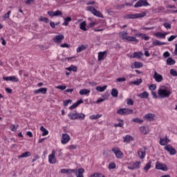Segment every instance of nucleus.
<instances>
[{"instance_id":"nucleus-48","label":"nucleus","mask_w":177,"mask_h":177,"mask_svg":"<svg viewBox=\"0 0 177 177\" xmlns=\"http://www.w3.org/2000/svg\"><path fill=\"white\" fill-rule=\"evenodd\" d=\"M39 21H44V23H49V19L45 17H40L39 19Z\"/></svg>"},{"instance_id":"nucleus-25","label":"nucleus","mask_w":177,"mask_h":177,"mask_svg":"<svg viewBox=\"0 0 177 177\" xmlns=\"http://www.w3.org/2000/svg\"><path fill=\"white\" fill-rule=\"evenodd\" d=\"M138 154L139 158H140L141 160H143V158L146 157V151H145V150L141 149L138 151Z\"/></svg>"},{"instance_id":"nucleus-49","label":"nucleus","mask_w":177,"mask_h":177,"mask_svg":"<svg viewBox=\"0 0 177 177\" xmlns=\"http://www.w3.org/2000/svg\"><path fill=\"white\" fill-rule=\"evenodd\" d=\"M142 79H137L136 80H134V81L133 82V84L134 85L139 86V85H140V84H142Z\"/></svg>"},{"instance_id":"nucleus-60","label":"nucleus","mask_w":177,"mask_h":177,"mask_svg":"<svg viewBox=\"0 0 177 177\" xmlns=\"http://www.w3.org/2000/svg\"><path fill=\"white\" fill-rule=\"evenodd\" d=\"M67 86L64 85H59L56 87V89H61V91H64Z\"/></svg>"},{"instance_id":"nucleus-40","label":"nucleus","mask_w":177,"mask_h":177,"mask_svg":"<svg viewBox=\"0 0 177 177\" xmlns=\"http://www.w3.org/2000/svg\"><path fill=\"white\" fill-rule=\"evenodd\" d=\"M167 64L168 66H174V64H175V61L172 57H169L167 60Z\"/></svg>"},{"instance_id":"nucleus-34","label":"nucleus","mask_w":177,"mask_h":177,"mask_svg":"<svg viewBox=\"0 0 177 177\" xmlns=\"http://www.w3.org/2000/svg\"><path fill=\"white\" fill-rule=\"evenodd\" d=\"M40 131L42 132V136H46L49 133V131L44 126L40 127Z\"/></svg>"},{"instance_id":"nucleus-15","label":"nucleus","mask_w":177,"mask_h":177,"mask_svg":"<svg viewBox=\"0 0 177 177\" xmlns=\"http://www.w3.org/2000/svg\"><path fill=\"white\" fill-rule=\"evenodd\" d=\"M119 37H120V38H121L124 41H127L128 40V37L129 36L128 35V32L125 31V32H119Z\"/></svg>"},{"instance_id":"nucleus-21","label":"nucleus","mask_w":177,"mask_h":177,"mask_svg":"<svg viewBox=\"0 0 177 177\" xmlns=\"http://www.w3.org/2000/svg\"><path fill=\"white\" fill-rule=\"evenodd\" d=\"M127 41L128 42H135V44H139V39H136V37L135 36H129Z\"/></svg>"},{"instance_id":"nucleus-30","label":"nucleus","mask_w":177,"mask_h":177,"mask_svg":"<svg viewBox=\"0 0 177 177\" xmlns=\"http://www.w3.org/2000/svg\"><path fill=\"white\" fill-rule=\"evenodd\" d=\"M151 168V160H149L144 167L145 172H149V169Z\"/></svg>"},{"instance_id":"nucleus-19","label":"nucleus","mask_w":177,"mask_h":177,"mask_svg":"<svg viewBox=\"0 0 177 177\" xmlns=\"http://www.w3.org/2000/svg\"><path fill=\"white\" fill-rule=\"evenodd\" d=\"M47 91L48 89L46 88H41L35 90L34 92L35 93H36V95H38V93H42V95H46Z\"/></svg>"},{"instance_id":"nucleus-10","label":"nucleus","mask_w":177,"mask_h":177,"mask_svg":"<svg viewBox=\"0 0 177 177\" xmlns=\"http://www.w3.org/2000/svg\"><path fill=\"white\" fill-rule=\"evenodd\" d=\"M156 169H160L161 171H168V167H167V165L162 164L158 161L156 162Z\"/></svg>"},{"instance_id":"nucleus-61","label":"nucleus","mask_w":177,"mask_h":177,"mask_svg":"<svg viewBox=\"0 0 177 177\" xmlns=\"http://www.w3.org/2000/svg\"><path fill=\"white\" fill-rule=\"evenodd\" d=\"M142 39H145V41H149V39H150V37L146 36L145 34H140V36H142Z\"/></svg>"},{"instance_id":"nucleus-18","label":"nucleus","mask_w":177,"mask_h":177,"mask_svg":"<svg viewBox=\"0 0 177 177\" xmlns=\"http://www.w3.org/2000/svg\"><path fill=\"white\" fill-rule=\"evenodd\" d=\"M143 67V63L140 62H135L133 65H131V68H142Z\"/></svg>"},{"instance_id":"nucleus-38","label":"nucleus","mask_w":177,"mask_h":177,"mask_svg":"<svg viewBox=\"0 0 177 177\" xmlns=\"http://www.w3.org/2000/svg\"><path fill=\"white\" fill-rule=\"evenodd\" d=\"M64 22L62 24V26H68L70 21H71V17H68L66 18H64Z\"/></svg>"},{"instance_id":"nucleus-64","label":"nucleus","mask_w":177,"mask_h":177,"mask_svg":"<svg viewBox=\"0 0 177 177\" xmlns=\"http://www.w3.org/2000/svg\"><path fill=\"white\" fill-rule=\"evenodd\" d=\"M55 17L62 16V15H63V12H62V11L60 10H57V11H55Z\"/></svg>"},{"instance_id":"nucleus-11","label":"nucleus","mask_w":177,"mask_h":177,"mask_svg":"<svg viewBox=\"0 0 177 177\" xmlns=\"http://www.w3.org/2000/svg\"><path fill=\"white\" fill-rule=\"evenodd\" d=\"M153 78L156 82H162L164 80V77L156 71H154Z\"/></svg>"},{"instance_id":"nucleus-42","label":"nucleus","mask_w":177,"mask_h":177,"mask_svg":"<svg viewBox=\"0 0 177 177\" xmlns=\"http://www.w3.org/2000/svg\"><path fill=\"white\" fill-rule=\"evenodd\" d=\"M142 133H143L144 135H147V133L149 132V128L147 127H141L140 128Z\"/></svg>"},{"instance_id":"nucleus-55","label":"nucleus","mask_w":177,"mask_h":177,"mask_svg":"<svg viewBox=\"0 0 177 177\" xmlns=\"http://www.w3.org/2000/svg\"><path fill=\"white\" fill-rule=\"evenodd\" d=\"M104 175L100 173H95L94 174L91 175V177H104Z\"/></svg>"},{"instance_id":"nucleus-28","label":"nucleus","mask_w":177,"mask_h":177,"mask_svg":"<svg viewBox=\"0 0 177 177\" xmlns=\"http://www.w3.org/2000/svg\"><path fill=\"white\" fill-rule=\"evenodd\" d=\"M77 111L71 112L68 114V117H69L70 120H77Z\"/></svg>"},{"instance_id":"nucleus-46","label":"nucleus","mask_w":177,"mask_h":177,"mask_svg":"<svg viewBox=\"0 0 177 177\" xmlns=\"http://www.w3.org/2000/svg\"><path fill=\"white\" fill-rule=\"evenodd\" d=\"M133 122H136V124H142L143 123V120H141L139 118H136L132 119Z\"/></svg>"},{"instance_id":"nucleus-44","label":"nucleus","mask_w":177,"mask_h":177,"mask_svg":"<svg viewBox=\"0 0 177 177\" xmlns=\"http://www.w3.org/2000/svg\"><path fill=\"white\" fill-rule=\"evenodd\" d=\"M85 49H86V46L82 45V46H80L77 47V53H80L82 52V50H85Z\"/></svg>"},{"instance_id":"nucleus-45","label":"nucleus","mask_w":177,"mask_h":177,"mask_svg":"<svg viewBox=\"0 0 177 177\" xmlns=\"http://www.w3.org/2000/svg\"><path fill=\"white\" fill-rule=\"evenodd\" d=\"M66 70H67L68 71H74L75 73L77 72V66H71L70 67H68L66 68Z\"/></svg>"},{"instance_id":"nucleus-3","label":"nucleus","mask_w":177,"mask_h":177,"mask_svg":"<svg viewBox=\"0 0 177 177\" xmlns=\"http://www.w3.org/2000/svg\"><path fill=\"white\" fill-rule=\"evenodd\" d=\"M113 153L115 154L116 158L121 160L124 158V153L120 149L119 147H115L112 149Z\"/></svg>"},{"instance_id":"nucleus-26","label":"nucleus","mask_w":177,"mask_h":177,"mask_svg":"<svg viewBox=\"0 0 177 177\" xmlns=\"http://www.w3.org/2000/svg\"><path fill=\"white\" fill-rule=\"evenodd\" d=\"M142 56H143V53H142V52H135L131 57L133 59H138V57L140 58Z\"/></svg>"},{"instance_id":"nucleus-52","label":"nucleus","mask_w":177,"mask_h":177,"mask_svg":"<svg viewBox=\"0 0 177 177\" xmlns=\"http://www.w3.org/2000/svg\"><path fill=\"white\" fill-rule=\"evenodd\" d=\"M118 114H120V115H125V110L124 108L120 109L117 111Z\"/></svg>"},{"instance_id":"nucleus-12","label":"nucleus","mask_w":177,"mask_h":177,"mask_svg":"<svg viewBox=\"0 0 177 177\" xmlns=\"http://www.w3.org/2000/svg\"><path fill=\"white\" fill-rule=\"evenodd\" d=\"M63 39H64V35H58L54 37V38L53 39V41L55 44H62V41H63Z\"/></svg>"},{"instance_id":"nucleus-24","label":"nucleus","mask_w":177,"mask_h":177,"mask_svg":"<svg viewBox=\"0 0 177 177\" xmlns=\"http://www.w3.org/2000/svg\"><path fill=\"white\" fill-rule=\"evenodd\" d=\"M152 44L153 46H161V45H167L165 42H161L160 40L157 39L153 40Z\"/></svg>"},{"instance_id":"nucleus-54","label":"nucleus","mask_w":177,"mask_h":177,"mask_svg":"<svg viewBox=\"0 0 177 177\" xmlns=\"http://www.w3.org/2000/svg\"><path fill=\"white\" fill-rule=\"evenodd\" d=\"M170 74L173 77H177V71H176V70H175L174 68L170 69Z\"/></svg>"},{"instance_id":"nucleus-36","label":"nucleus","mask_w":177,"mask_h":177,"mask_svg":"<svg viewBox=\"0 0 177 177\" xmlns=\"http://www.w3.org/2000/svg\"><path fill=\"white\" fill-rule=\"evenodd\" d=\"M111 96L113 97H118V90L116 88H113L111 92Z\"/></svg>"},{"instance_id":"nucleus-43","label":"nucleus","mask_w":177,"mask_h":177,"mask_svg":"<svg viewBox=\"0 0 177 177\" xmlns=\"http://www.w3.org/2000/svg\"><path fill=\"white\" fill-rule=\"evenodd\" d=\"M102 117V114L91 115L89 116L90 120H99Z\"/></svg>"},{"instance_id":"nucleus-39","label":"nucleus","mask_w":177,"mask_h":177,"mask_svg":"<svg viewBox=\"0 0 177 177\" xmlns=\"http://www.w3.org/2000/svg\"><path fill=\"white\" fill-rule=\"evenodd\" d=\"M76 120H85V114L77 113Z\"/></svg>"},{"instance_id":"nucleus-23","label":"nucleus","mask_w":177,"mask_h":177,"mask_svg":"<svg viewBox=\"0 0 177 177\" xmlns=\"http://www.w3.org/2000/svg\"><path fill=\"white\" fill-rule=\"evenodd\" d=\"M123 140L124 143H129V142H132V140H133V137L129 135H127L123 137Z\"/></svg>"},{"instance_id":"nucleus-17","label":"nucleus","mask_w":177,"mask_h":177,"mask_svg":"<svg viewBox=\"0 0 177 177\" xmlns=\"http://www.w3.org/2000/svg\"><path fill=\"white\" fill-rule=\"evenodd\" d=\"M73 172H75V169H61L62 174H68V175H71Z\"/></svg>"},{"instance_id":"nucleus-16","label":"nucleus","mask_w":177,"mask_h":177,"mask_svg":"<svg viewBox=\"0 0 177 177\" xmlns=\"http://www.w3.org/2000/svg\"><path fill=\"white\" fill-rule=\"evenodd\" d=\"M84 103V101L82 100H80L75 102L72 106L69 107V110H74V109H76V107H78L80 104Z\"/></svg>"},{"instance_id":"nucleus-5","label":"nucleus","mask_w":177,"mask_h":177,"mask_svg":"<svg viewBox=\"0 0 177 177\" xmlns=\"http://www.w3.org/2000/svg\"><path fill=\"white\" fill-rule=\"evenodd\" d=\"M87 10L89 12H91L94 16H96L97 17H100L101 19H103V15L100 11L96 10V8H93V6H88L87 7Z\"/></svg>"},{"instance_id":"nucleus-27","label":"nucleus","mask_w":177,"mask_h":177,"mask_svg":"<svg viewBox=\"0 0 177 177\" xmlns=\"http://www.w3.org/2000/svg\"><path fill=\"white\" fill-rule=\"evenodd\" d=\"M155 37H156V38H159L161 39H164L165 38V35H164V32H158L154 33Z\"/></svg>"},{"instance_id":"nucleus-2","label":"nucleus","mask_w":177,"mask_h":177,"mask_svg":"<svg viewBox=\"0 0 177 177\" xmlns=\"http://www.w3.org/2000/svg\"><path fill=\"white\" fill-rule=\"evenodd\" d=\"M128 169H139L140 168V165H142V162L140 161H136V162H130L127 163Z\"/></svg>"},{"instance_id":"nucleus-29","label":"nucleus","mask_w":177,"mask_h":177,"mask_svg":"<svg viewBox=\"0 0 177 177\" xmlns=\"http://www.w3.org/2000/svg\"><path fill=\"white\" fill-rule=\"evenodd\" d=\"M138 97H141V99H147L149 97V93L147 91H145L138 95Z\"/></svg>"},{"instance_id":"nucleus-37","label":"nucleus","mask_w":177,"mask_h":177,"mask_svg":"<svg viewBox=\"0 0 177 177\" xmlns=\"http://www.w3.org/2000/svg\"><path fill=\"white\" fill-rule=\"evenodd\" d=\"M95 89L96 91H97V92H104L106 89H107V86H98L95 88Z\"/></svg>"},{"instance_id":"nucleus-6","label":"nucleus","mask_w":177,"mask_h":177,"mask_svg":"<svg viewBox=\"0 0 177 177\" xmlns=\"http://www.w3.org/2000/svg\"><path fill=\"white\" fill-rule=\"evenodd\" d=\"M164 149L167 153H169L170 156H175V154H176V149H175L171 145H166Z\"/></svg>"},{"instance_id":"nucleus-31","label":"nucleus","mask_w":177,"mask_h":177,"mask_svg":"<svg viewBox=\"0 0 177 177\" xmlns=\"http://www.w3.org/2000/svg\"><path fill=\"white\" fill-rule=\"evenodd\" d=\"M117 168V165L114 162H111L108 165V169L111 171V169H115Z\"/></svg>"},{"instance_id":"nucleus-1","label":"nucleus","mask_w":177,"mask_h":177,"mask_svg":"<svg viewBox=\"0 0 177 177\" xmlns=\"http://www.w3.org/2000/svg\"><path fill=\"white\" fill-rule=\"evenodd\" d=\"M158 95L160 99H165L171 96V90L167 86H162L158 91Z\"/></svg>"},{"instance_id":"nucleus-57","label":"nucleus","mask_w":177,"mask_h":177,"mask_svg":"<svg viewBox=\"0 0 177 177\" xmlns=\"http://www.w3.org/2000/svg\"><path fill=\"white\" fill-rule=\"evenodd\" d=\"M125 81H127L125 77H119L116 79V82H125Z\"/></svg>"},{"instance_id":"nucleus-59","label":"nucleus","mask_w":177,"mask_h":177,"mask_svg":"<svg viewBox=\"0 0 177 177\" xmlns=\"http://www.w3.org/2000/svg\"><path fill=\"white\" fill-rule=\"evenodd\" d=\"M17 128H19V126H16L15 124H13L11 127L10 129L11 131H12V132H16V131H17Z\"/></svg>"},{"instance_id":"nucleus-8","label":"nucleus","mask_w":177,"mask_h":177,"mask_svg":"<svg viewBox=\"0 0 177 177\" xmlns=\"http://www.w3.org/2000/svg\"><path fill=\"white\" fill-rule=\"evenodd\" d=\"M142 6H150L147 0H139L135 5L134 8H142Z\"/></svg>"},{"instance_id":"nucleus-47","label":"nucleus","mask_w":177,"mask_h":177,"mask_svg":"<svg viewBox=\"0 0 177 177\" xmlns=\"http://www.w3.org/2000/svg\"><path fill=\"white\" fill-rule=\"evenodd\" d=\"M163 26L165 27V28H166V30H171V28H172V26H171V24L168 22H165L163 24Z\"/></svg>"},{"instance_id":"nucleus-50","label":"nucleus","mask_w":177,"mask_h":177,"mask_svg":"<svg viewBox=\"0 0 177 177\" xmlns=\"http://www.w3.org/2000/svg\"><path fill=\"white\" fill-rule=\"evenodd\" d=\"M167 142L165 138H160L159 143L161 146H167Z\"/></svg>"},{"instance_id":"nucleus-53","label":"nucleus","mask_w":177,"mask_h":177,"mask_svg":"<svg viewBox=\"0 0 177 177\" xmlns=\"http://www.w3.org/2000/svg\"><path fill=\"white\" fill-rule=\"evenodd\" d=\"M148 87H149V91H151V92H153V91H156V89H157V86L156 84L149 85Z\"/></svg>"},{"instance_id":"nucleus-13","label":"nucleus","mask_w":177,"mask_h":177,"mask_svg":"<svg viewBox=\"0 0 177 177\" xmlns=\"http://www.w3.org/2000/svg\"><path fill=\"white\" fill-rule=\"evenodd\" d=\"M4 81H12V82H19V77L16 76L3 77Z\"/></svg>"},{"instance_id":"nucleus-4","label":"nucleus","mask_w":177,"mask_h":177,"mask_svg":"<svg viewBox=\"0 0 177 177\" xmlns=\"http://www.w3.org/2000/svg\"><path fill=\"white\" fill-rule=\"evenodd\" d=\"M146 16V12H141L139 14H129L124 17V19H140Z\"/></svg>"},{"instance_id":"nucleus-33","label":"nucleus","mask_w":177,"mask_h":177,"mask_svg":"<svg viewBox=\"0 0 177 177\" xmlns=\"http://www.w3.org/2000/svg\"><path fill=\"white\" fill-rule=\"evenodd\" d=\"M80 30H82V31H87L88 29H86V21H84L80 23Z\"/></svg>"},{"instance_id":"nucleus-56","label":"nucleus","mask_w":177,"mask_h":177,"mask_svg":"<svg viewBox=\"0 0 177 177\" xmlns=\"http://www.w3.org/2000/svg\"><path fill=\"white\" fill-rule=\"evenodd\" d=\"M176 38H177V35H171L167 39V41L169 42H172V41H174V39H175Z\"/></svg>"},{"instance_id":"nucleus-41","label":"nucleus","mask_w":177,"mask_h":177,"mask_svg":"<svg viewBox=\"0 0 177 177\" xmlns=\"http://www.w3.org/2000/svg\"><path fill=\"white\" fill-rule=\"evenodd\" d=\"M133 110L129 108H124V115H129V114H133Z\"/></svg>"},{"instance_id":"nucleus-7","label":"nucleus","mask_w":177,"mask_h":177,"mask_svg":"<svg viewBox=\"0 0 177 177\" xmlns=\"http://www.w3.org/2000/svg\"><path fill=\"white\" fill-rule=\"evenodd\" d=\"M71 140V138L70 137V135L67 133H62V136L61 138V143L62 145H67L68 142Z\"/></svg>"},{"instance_id":"nucleus-9","label":"nucleus","mask_w":177,"mask_h":177,"mask_svg":"<svg viewBox=\"0 0 177 177\" xmlns=\"http://www.w3.org/2000/svg\"><path fill=\"white\" fill-rule=\"evenodd\" d=\"M55 154H56V151L53 150L51 152V154L48 156V162L50 164H56L57 160H56Z\"/></svg>"},{"instance_id":"nucleus-51","label":"nucleus","mask_w":177,"mask_h":177,"mask_svg":"<svg viewBox=\"0 0 177 177\" xmlns=\"http://www.w3.org/2000/svg\"><path fill=\"white\" fill-rule=\"evenodd\" d=\"M11 13H12V11L9 10L6 14H5L3 16V20H6V19H9V17H10Z\"/></svg>"},{"instance_id":"nucleus-32","label":"nucleus","mask_w":177,"mask_h":177,"mask_svg":"<svg viewBox=\"0 0 177 177\" xmlns=\"http://www.w3.org/2000/svg\"><path fill=\"white\" fill-rule=\"evenodd\" d=\"M30 156H31V153H30V151H26L19 156L18 158H27V157H30Z\"/></svg>"},{"instance_id":"nucleus-14","label":"nucleus","mask_w":177,"mask_h":177,"mask_svg":"<svg viewBox=\"0 0 177 177\" xmlns=\"http://www.w3.org/2000/svg\"><path fill=\"white\" fill-rule=\"evenodd\" d=\"M75 169V171H73V174H75L76 177H84V172H85V169L82 168H80L79 169Z\"/></svg>"},{"instance_id":"nucleus-58","label":"nucleus","mask_w":177,"mask_h":177,"mask_svg":"<svg viewBox=\"0 0 177 177\" xmlns=\"http://www.w3.org/2000/svg\"><path fill=\"white\" fill-rule=\"evenodd\" d=\"M127 104L128 106H133V100L131 98L127 99Z\"/></svg>"},{"instance_id":"nucleus-20","label":"nucleus","mask_w":177,"mask_h":177,"mask_svg":"<svg viewBox=\"0 0 177 177\" xmlns=\"http://www.w3.org/2000/svg\"><path fill=\"white\" fill-rule=\"evenodd\" d=\"M154 117H156V115L153 113H148L144 116V119L147 120L148 121H153V120H154Z\"/></svg>"},{"instance_id":"nucleus-62","label":"nucleus","mask_w":177,"mask_h":177,"mask_svg":"<svg viewBox=\"0 0 177 177\" xmlns=\"http://www.w3.org/2000/svg\"><path fill=\"white\" fill-rule=\"evenodd\" d=\"M71 100H64V102H63V103H64V106H68V104L69 103H71Z\"/></svg>"},{"instance_id":"nucleus-35","label":"nucleus","mask_w":177,"mask_h":177,"mask_svg":"<svg viewBox=\"0 0 177 177\" xmlns=\"http://www.w3.org/2000/svg\"><path fill=\"white\" fill-rule=\"evenodd\" d=\"M106 55V51L100 52L98 53V61L104 60V55Z\"/></svg>"},{"instance_id":"nucleus-22","label":"nucleus","mask_w":177,"mask_h":177,"mask_svg":"<svg viewBox=\"0 0 177 177\" xmlns=\"http://www.w3.org/2000/svg\"><path fill=\"white\" fill-rule=\"evenodd\" d=\"M80 95L88 96L91 93V91L86 88L81 89L79 92Z\"/></svg>"},{"instance_id":"nucleus-63","label":"nucleus","mask_w":177,"mask_h":177,"mask_svg":"<svg viewBox=\"0 0 177 177\" xmlns=\"http://www.w3.org/2000/svg\"><path fill=\"white\" fill-rule=\"evenodd\" d=\"M47 15H48V16H50V17H55V11H48L47 12Z\"/></svg>"}]
</instances>
